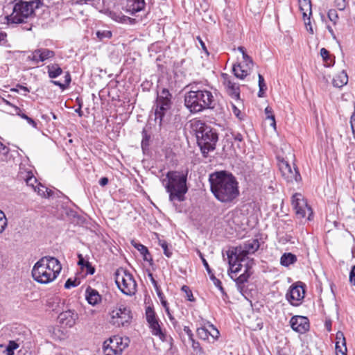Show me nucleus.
Returning a JSON list of instances; mask_svg holds the SVG:
<instances>
[{
    "mask_svg": "<svg viewBox=\"0 0 355 355\" xmlns=\"http://www.w3.org/2000/svg\"><path fill=\"white\" fill-rule=\"evenodd\" d=\"M209 180L211 191L218 201L230 203L239 196V183L232 174L224 171L215 172Z\"/></svg>",
    "mask_w": 355,
    "mask_h": 355,
    "instance_id": "obj_1",
    "label": "nucleus"
},
{
    "mask_svg": "<svg viewBox=\"0 0 355 355\" xmlns=\"http://www.w3.org/2000/svg\"><path fill=\"white\" fill-rule=\"evenodd\" d=\"M216 99L210 90L191 85V89L184 95V105L191 113H198L215 107Z\"/></svg>",
    "mask_w": 355,
    "mask_h": 355,
    "instance_id": "obj_2",
    "label": "nucleus"
},
{
    "mask_svg": "<svg viewBox=\"0 0 355 355\" xmlns=\"http://www.w3.org/2000/svg\"><path fill=\"white\" fill-rule=\"evenodd\" d=\"M161 181L166 192L169 194L170 202L184 200V196L188 191L187 172L170 171Z\"/></svg>",
    "mask_w": 355,
    "mask_h": 355,
    "instance_id": "obj_3",
    "label": "nucleus"
},
{
    "mask_svg": "<svg viewBox=\"0 0 355 355\" xmlns=\"http://www.w3.org/2000/svg\"><path fill=\"white\" fill-rule=\"evenodd\" d=\"M61 270L62 266L58 259L46 256L35 263L32 269V276L38 283L49 284L57 278Z\"/></svg>",
    "mask_w": 355,
    "mask_h": 355,
    "instance_id": "obj_4",
    "label": "nucleus"
},
{
    "mask_svg": "<svg viewBox=\"0 0 355 355\" xmlns=\"http://www.w3.org/2000/svg\"><path fill=\"white\" fill-rule=\"evenodd\" d=\"M41 4L40 1H23L21 0L15 3L12 12L8 17V21L13 24L26 22V20L33 17L35 8Z\"/></svg>",
    "mask_w": 355,
    "mask_h": 355,
    "instance_id": "obj_5",
    "label": "nucleus"
},
{
    "mask_svg": "<svg viewBox=\"0 0 355 355\" xmlns=\"http://www.w3.org/2000/svg\"><path fill=\"white\" fill-rule=\"evenodd\" d=\"M197 143L205 157H207L209 151L216 148L218 141V135L213 129L205 123H200L196 132Z\"/></svg>",
    "mask_w": 355,
    "mask_h": 355,
    "instance_id": "obj_6",
    "label": "nucleus"
},
{
    "mask_svg": "<svg viewBox=\"0 0 355 355\" xmlns=\"http://www.w3.org/2000/svg\"><path fill=\"white\" fill-rule=\"evenodd\" d=\"M171 94L168 89H163L157 96L155 108V120L158 123L159 126L161 127L168 121L171 114Z\"/></svg>",
    "mask_w": 355,
    "mask_h": 355,
    "instance_id": "obj_7",
    "label": "nucleus"
},
{
    "mask_svg": "<svg viewBox=\"0 0 355 355\" xmlns=\"http://www.w3.org/2000/svg\"><path fill=\"white\" fill-rule=\"evenodd\" d=\"M116 284L126 295H132L137 291V283L132 275L126 270L119 268L114 272Z\"/></svg>",
    "mask_w": 355,
    "mask_h": 355,
    "instance_id": "obj_8",
    "label": "nucleus"
},
{
    "mask_svg": "<svg viewBox=\"0 0 355 355\" xmlns=\"http://www.w3.org/2000/svg\"><path fill=\"white\" fill-rule=\"evenodd\" d=\"M128 346V338L113 336L103 343V355H121L123 351Z\"/></svg>",
    "mask_w": 355,
    "mask_h": 355,
    "instance_id": "obj_9",
    "label": "nucleus"
},
{
    "mask_svg": "<svg viewBox=\"0 0 355 355\" xmlns=\"http://www.w3.org/2000/svg\"><path fill=\"white\" fill-rule=\"evenodd\" d=\"M278 166L283 178L288 183H299L302 177L297 167L291 166L288 161L278 158Z\"/></svg>",
    "mask_w": 355,
    "mask_h": 355,
    "instance_id": "obj_10",
    "label": "nucleus"
},
{
    "mask_svg": "<svg viewBox=\"0 0 355 355\" xmlns=\"http://www.w3.org/2000/svg\"><path fill=\"white\" fill-rule=\"evenodd\" d=\"M291 203L295 211V214L299 218H303L308 214L307 219L311 220V216L313 214L311 208L308 205L303 196L300 193H296L292 196Z\"/></svg>",
    "mask_w": 355,
    "mask_h": 355,
    "instance_id": "obj_11",
    "label": "nucleus"
},
{
    "mask_svg": "<svg viewBox=\"0 0 355 355\" xmlns=\"http://www.w3.org/2000/svg\"><path fill=\"white\" fill-rule=\"evenodd\" d=\"M111 323L116 327H123L130 324L131 312L127 307L121 306L114 309L111 313Z\"/></svg>",
    "mask_w": 355,
    "mask_h": 355,
    "instance_id": "obj_12",
    "label": "nucleus"
},
{
    "mask_svg": "<svg viewBox=\"0 0 355 355\" xmlns=\"http://www.w3.org/2000/svg\"><path fill=\"white\" fill-rule=\"evenodd\" d=\"M27 53L28 55H27L26 60L31 61L35 64H37L39 62H43L50 58H53L55 55L53 51L46 48L37 49Z\"/></svg>",
    "mask_w": 355,
    "mask_h": 355,
    "instance_id": "obj_13",
    "label": "nucleus"
},
{
    "mask_svg": "<svg viewBox=\"0 0 355 355\" xmlns=\"http://www.w3.org/2000/svg\"><path fill=\"white\" fill-rule=\"evenodd\" d=\"M260 244L259 241L257 239H250L245 241L242 245H240L238 247H236V252L239 254L241 259L244 260L248 258V256L250 254H254L256 251L259 248Z\"/></svg>",
    "mask_w": 355,
    "mask_h": 355,
    "instance_id": "obj_14",
    "label": "nucleus"
},
{
    "mask_svg": "<svg viewBox=\"0 0 355 355\" xmlns=\"http://www.w3.org/2000/svg\"><path fill=\"white\" fill-rule=\"evenodd\" d=\"M197 335L202 340L213 343L218 338L220 333L212 324L208 322L207 326H203L197 329Z\"/></svg>",
    "mask_w": 355,
    "mask_h": 355,
    "instance_id": "obj_15",
    "label": "nucleus"
},
{
    "mask_svg": "<svg viewBox=\"0 0 355 355\" xmlns=\"http://www.w3.org/2000/svg\"><path fill=\"white\" fill-rule=\"evenodd\" d=\"M304 295L305 291L302 284L300 285L293 284L286 293V297L292 305L297 306L304 299Z\"/></svg>",
    "mask_w": 355,
    "mask_h": 355,
    "instance_id": "obj_16",
    "label": "nucleus"
},
{
    "mask_svg": "<svg viewBox=\"0 0 355 355\" xmlns=\"http://www.w3.org/2000/svg\"><path fill=\"white\" fill-rule=\"evenodd\" d=\"M221 78L223 80V84L225 87L226 92L227 94L236 101H240V89L239 86L232 82L230 79V77L227 73H222Z\"/></svg>",
    "mask_w": 355,
    "mask_h": 355,
    "instance_id": "obj_17",
    "label": "nucleus"
},
{
    "mask_svg": "<svg viewBox=\"0 0 355 355\" xmlns=\"http://www.w3.org/2000/svg\"><path fill=\"white\" fill-rule=\"evenodd\" d=\"M78 319V314L73 310H67L60 313L58 320L63 327H72Z\"/></svg>",
    "mask_w": 355,
    "mask_h": 355,
    "instance_id": "obj_18",
    "label": "nucleus"
},
{
    "mask_svg": "<svg viewBox=\"0 0 355 355\" xmlns=\"http://www.w3.org/2000/svg\"><path fill=\"white\" fill-rule=\"evenodd\" d=\"M291 328L300 334L306 332L309 328V320L307 318L300 315H295L290 320Z\"/></svg>",
    "mask_w": 355,
    "mask_h": 355,
    "instance_id": "obj_19",
    "label": "nucleus"
},
{
    "mask_svg": "<svg viewBox=\"0 0 355 355\" xmlns=\"http://www.w3.org/2000/svg\"><path fill=\"white\" fill-rule=\"evenodd\" d=\"M254 264V260L251 259L249 263L247 264L246 269L245 272L241 274L238 277L233 279L236 284L237 290L243 294L244 284L248 282V279L252 275V272L250 271V268Z\"/></svg>",
    "mask_w": 355,
    "mask_h": 355,
    "instance_id": "obj_20",
    "label": "nucleus"
},
{
    "mask_svg": "<svg viewBox=\"0 0 355 355\" xmlns=\"http://www.w3.org/2000/svg\"><path fill=\"white\" fill-rule=\"evenodd\" d=\"M85 298L87 302L92 306L98 304L101 301V295L96 289L92 288L90 286H88L86 288Z\"/></svg>",
    "mask_w": 355,
    "mask_h": 355,
    "instance_id": "obj_21",
    "label": "nucleus"
},
{
    "mask_svg": "<svg viewBox=\"0 0 355 355\" xmlns=\"http://www.w3.org/2000/svg\"><path fill=\"white\" fill-rule=\"evenodd\" d=\"M336 355H346L347 347L344 334L342 331H338L336 333Z\"/></svg>",
    "mask_w": 355,
    "mask_h": 355,
    "instance_id": "obj_22",
    "label": "nucleus"
},
{
    "mask_svg": "<svg viewBox=\"0 0 355 355\" xmlns=\"http://www.w3.org/2000/svg\"><path fill=\"white\" fill-rule=\"evenodd\" d=\"M250 69L241 63L234 64L232 69L234 76L240 79L245 78L250 73Z\"/></svg>",
    "mask_w": 355,
    "mask_h": 355,
    "instance_id": "obj_23",
    "label": "nucleus"
},
{
    "mask_svg": "<svg viewBox=\"0 0 355 355\" xmlns=\"http://www.w3.org/2000/svg\"><path fill=\"white\" fill-rule=\"evenodd\" d=\"M348 83V76L345 71H342L333 78V85L336 87H342Z\"/></svg>",
    "mask_w": 355,
    "mask_h": 355,
    "instance_id": "obj_24",
    "label": "nucleus"
},
{
    "mask_svg": "<svg viewBox=\"0 0 355 355\" xmlns=\"http://www.w3.org/2000/svg\"><path fill=\"white\" fill-rule=\"evenodd\" d=\"M145 4L144 0H128L127 6L128 7V10L133 14L143 10Z\"/></svg>",
    "mask_w": 355,
    "mask_h": 355,
    "instance_id": "obj_25",
    "label": "nucleus"
},
{
    "mask_svg": "<svg viewBox=\"0 0 355 355\" xmlns=\"http://www.w3.org/2000/svg\"><path fill=\"white\" fill-rule=\"evenodd\" d=\"M299 8L302 13L303 18L312 15L311 0H298Z\"/></svg>",
    "mask_w": 355,
    "mask_h": 355,
    "instance_id": "obj_26",
    "label": "nucleus"
},
{
    "mask_svg": "<svg viewBox=\"0 0 355 355\" xmlns=\"http://www.w3.org/2000/svg\"><path fill=\"white\" fill-rule=\"evenodd\" d=\"M296 261L297 257L291 252L284 253L280 259L281 265L285 267H288L290 265L295 263Z\"/></svg>",
    "mask_w": 355,
    "mask_h": 355,
    "instance_id": "obj_27",
    "label": "nucleus"
},
{
    "mask_svg": "<svg viewBox=\"0 0 355 355\" xmlns=\"http://www.w3.org/2000/svg\"><path fill=\"white\" fill-rule=\"evenodd\" d=\"M236 248L232 249V250H228L227 252L228 263L230 267L236 266V263L244 261L243 259H241L239 254L235 253Z\"/></svg>",
    "mask_w": 355,
    "mask_h": 355,
    "instance_id": "obj_28",
    "label": "nucleus"
},
{
    "mask_svg": "<svg viewBox=\"0 0 355 355\" xmlns=\"http://www.w3.org/2000/svg\"><path fill=\"white\" fill-rule=\"evenodd\" d=\"M47 70L51 78H55L62 73V69L55 63L48 65Z\"/></svg>",
    "mask_w": 355,
    "mask_h": 355,
    "instance_id": "obj_29",
    "label": "nucleus"
},
{
    "mask_svg": "<svg viewBox=\"0 0 355 355\" xmlns=\"http://www.w3.org/2000/svg\"><path fill=\"white\" fill-rule=\"evenodd\" d=\"M238 51L241 53L243 62L242 64L245 65L248 69H252L253 66V61L252 58L246 53L245 49L243 46H239Z\"/></svg>",
    "mask_w": 355,
    "mask_h": 355,
    "instance_id": "obj_30",
    "label": "nucleus"
},
{
    "mask_svg": "<svg viewBox=\"0 0 355 355\" xmlns=\"http://www.w3.org/2000/svg\"><path fill=\"white\" fill-rule=\"evenodd\" d=\"M35 192H37L39 196L44 198H50L53 193L51 190L47 189L40 183L36 185Z\"/></svg>",
    "mask_w": 355,
    "mask_h": 355,
    "instance_id": "obj_31",
    "label": "nucleus"
},
{
    "mask_svg": "<svg viewBox=\"0 0 355 355\" xmlns=\"http://www.w3.org/2000/svg\"><path fill=\"white\" fill-rule=\"evenodd\" d=\"M148 324L150 328L151 329L152 334L155 336H159L161 339H162L164 338V334L162 331L158 320H155Z\"/></svg>",
    "mask_w": 355,
    "mask_h": 355,
    "instance_id": "obj_32",
    "label": "nucleus"
},
{
    "mask_svg": "<svg viewBox=\"0 0 355 355\" xmlns=\"http://www.w3.org/2000/svg\"><path fill=\"white\" fill-rule=\"evenodd\" d=\"M159 245L162 247L164 251V254L168 257H171L173 254L171 246H169L168 243L163 239H159L158 240Z\"/></svg>",
    "mask_w": 355,
    "mask_h": 355,
    "instance_id": "obj_33",
    "label": "nucleus"
},
{
    "mask_svg": "<svg viewBox=\"0 0 355 355\" xmlns=\"http://www.w3.org/2000/svg\"><path fill=\"white\" fill-rule=\"evenodd\" d=\"M15 110H16L17 114L18 116L25 119L27 121V123L30 124L31 126L37 128V123L33 119L27 116L26 114L22 113L19 107H15Z\"/></svg>",
    "mask_w": 355,
    "mask_h": 355,
    "instance_id": "obj_34",
    "label": "nucleus"
},
{
    "mask_svg": "<svg viewBox=\"0 0 355 355\" xmlns=\"http://www.w3.org/2000/svg\"><path fill=\"white\" fill-rule=\"evenodd\" d=\"M24 180L26 182V184L28 187L33 188L34 191H36V185L38 184L37 179L31 173H28Z\"/></svg>",
    "mask_w": 355,
    "mask_h": 355,
    "instance_id": "obj_35",
    "label": "nucleus"
},
{
    "mask_svg": "<svg viewBox=\"0 0 355 355\" xmlns=\"http://www.w3.org/2000/svg\"><path fill=\"white\" fill-rule=\"evenodd\" d=\"M258 78H259V90L258 92V96L259 97H263L264 92L267 89L266 85L264 82V78L262 75L260 73L258 74Z\"/></svg>",
    "mask_w": 355,
    "mask_h": 355,
    "instance_id": "obj_36",
    "label": "nucleus"
},
{
    "mask_svg": "<svg viewBox=\"0 0 355 355\" xmlns=\"http://www.w3.org/2000/svg\"><path fill=\"white\" fill-rule=\"evenodd\" d=\"M19 347V345L14 340L9 341L4 353L6 355H14V351Z\"/></svg>",
    "mask_w": 355,
    "mask_h": 355,
    "instance_id": "obj_37",
    "label": "nucleus"
},
{
    "mask_svg": "<svg viewBox=\"0 0 355 355\" xmlns=\"http://www.w3.org/2000/svg\"><path fill=\"white\" fill-rule=\"evenodd\" d=\"M64 78V83H62L58 80H52V83L55 85L60 87L62 89H64L68 87V85L71 83V76L68 72L66 73Z\"/></svg>",
    "mask_w": 355,
    "mask_h": 355,
    "instance_id": "obj_38",
    "label": "nucleus"
},
{
    "mask_svg": "<svg viewBox=\"0 0 355 355\" xmlns=\"http://www.w3.org/2000/svg\"><path fill=\"white\" fill-rule=\"evenodd\" d=\"M265 114L266 116V119H270L271 121L270 125L275 128L276 122L275 119V115L272 114V110L270 107L268 106L265 109Z\"/></svg>",
    "mask_w": 355,
    "mask_h": 355,
    "instance_id": "obj_39",
    "label": "nucleus"
},
{
    "mask_svg": "<svg viewBox=\"0 0 355 355\" xmlns=\"http://www.w3.org/2000/svg\"><path fill=\"white\" fill-rule=\"evenodd\" d=\"M8 225L7 218L3 211L0 210V234H2Z\"/></svg>",
    "mask_w": 355,
    "mask_h": 355,
    "instance_id": "obj_40",
    "label": "nucleus"
},
{
    "mask_svg": "<svg viewBox=\"0 0 355 355\" xmlns=\"http://www.w3.org/2000/svg\"><path fill=\"white\" fill-rule=\"evenodd\" d=\"M78 265L81 266H86L88 268V272L90 274H94V268L91 266V264L88 261H85L84 258L81 254L78 255Z\"/></svg>",
    "mask_w": 355,
    "mask_h": 355,
    "instance_id": "obj_41",
    "label": "nucleus"
},
{
    "mask_svg": "<svg viewBox=\"0 0 355 355\" xmlns=\"http://www.w3.org/2000/svg\"><path fill=\"white\" fill-rule=\"evenodd\" d=\"M79 284L80 281L78 279L75 278L73 279L71 278H69L66 281L64 284V288L67 289H70L71 288L76 287Z\"/></svg>",
    "mask_w": 355,
    "mask_h": 355,
    "instance_id": "obj_42",
    "label": "nucleus"
},
{
    "mask_svg": "<svg viewBox=\"0 0 355 355\" xmlns=\"http://www.w3.org/2000/svg\"><path fill=\"white\" fill-rule=\"evenodd\" d=\"M146 320H147V322L148 323H150V322H153L155 320H157L156 317H155V312L150 307H148L146 309Z\"/></svg>",
    "mask_w": 355,
    "mask_h": 355,
    "instance_id": "obj_43",
    "label": "nucleus"
},
{
    "mask_svg": "<svg viewBox=\"0 0 355 355\" xmlns=\"http://www.w3.org/2000/svg\"><path fill=\"white\" fill-rule=\"evenodd\" d=\"M131 243L141 253V254H147L148 248L145 245L139 243L135 241H132Z\"/></svg>",
    "mask_w": 355,
    "mask_h": 355,
    "instance_id": "obj_44",
    "label": "nucleus"
},
{
    "mask_svg": "<svg viewBox=\"0 0 355 355\" xmlns=\"http://www.w3.org/2000/svg\"><path fill=\"white\" fill-rule=\"evenodd\" d=\"M327 16L329 20L331 21L334 24H336L338 19V15L337 11L334 9H331L329 10Z\"/></svg>",
    "mask_w": 355,
    "mask_h": 355,
    "instance_id": "obj_45",
    "label": "nucleus"
},
{
    "mask_svg": "<svg viewBox=\"0 0 355 355\" xmlns=\"http://www.w3.org/2000/svg\"><path fill=\"white\" fill-rule=\"evenodd\" d=\"M96 35L99 40H102L105 38H110L112 37V32L107 30L99 31H97Z\"/></svg>",
    "mask_w": 355,
    "mask_h": 355,
    "instance_id": "obj_46",
    "label": "nucleus"
},
{
    "mask_svg": "<svg viewBox=\"0 0 355 355\" xmlns=\"http://www.w3.org/2000/svg\"><path fill=\"white\" fill-rule=\"evenodd\" d=\"M242 265L240 263H236V266L230 267L229 269V275L232 279H234V277L232 274L238 273L241 269Z\"/></svg>",
    "mask_w": 355,
    "mask_h": 355,
    "instance_id": "obj_47",
    "label": "nucleus"
},
{
    "mask_svg": "<svg viewBox=\"0 0 355 355\" xmlns=\"http://www.w3.org/2000/svg\"><path fill=\"white\" fill-rule=\"evenodd\" d=\"M182 291L184 293H185L186 297H187V300H189L190 302H193L194 301L193 293H192L191 291L189 289V288L187 286H183L182 287Z\"/></svg>",
    "mask_w": 355,
    "mask_h": 355,
    "instance_id": "obj_48",
    "label": "nucleus"
},
{
    "mask_svg": "<svg viewBox=\"0 0 355 355\" xmlns=\"http://www.w3.org/2000/svg\"><path fill=\"white\" fill-rule=\"evenodd\" d=\"M190 340L192 343L191 346L194 351H196V352H198V353H203V349L200 347V343L196 341L193 339V338H192V340Z\"/></svg>",
    "mask_w": 355,
    "mask_h": 355,
    "instance_id": "obj_49",
    "label": "nucleus"
},
{
    "mask_svg": "<svg viewBox=\"0 0 355 355\" xmlns=\"http://www.w3.org/2000/svg\"><path fill=\"white\" fill-rule=\"evenodd\" d=\"M0 45L9 46L7 40V34L2 31L0 32Z\"/></svg>",
    "mask_w": 355,
    "mask_h": 355,
    "instance_id": "obj_50",
    "label": "nucleus"
},
{
    "mask_svg": "<svg viewBox=\"0 0 355 355\" xmlns=\"http://www.w3.org/2000/svg\"><path fill=\"white\" fill-rule=\"evenodd\" d=\"M320 55H321L323 60L325 62L328 63L329 60H330L329 51L326 49L322 48L320 49Z\"/></svg>",
    "mask_w": 355,
    "mask_h": 355,
    "instance_id": "obj_51",
    "label": "nucleus"
},
{
    "mask_svg": "<svg viewBox=\"0 0 355 355\" xmlns=\"http://www.w3.org/2000/svg\"><path fill=\"white\" fill-rule=\"evenodd\" d=\"M304 24H305L306 30L310 33L313 34V31L312 26L311 24L310 16L308 15L306 17L304 18Z\"/></svg>",
    "mask_w": 355,
    "mask_h": 355,
    "instance_id": "obj_52",
    "label": "nucleus"
},
{
    "mask_svg": "<svg viewBox=\"0 0 355 355\" xmlns=\"http://www.w3.org/2000/svg\"><path fill=\"white\" fill-rule=\"evenodd\" d=\"M349 281L352 285L355 286V265L352 267L349 272Z\"/></svg>",
    "mask_w": 355,
    "mask_h": 355,
    "instance_id": "obj_53",
    "label": "nucleus"
},
{
    "mask_svg": "<svg viewBox=\"0 0 355 355\" xmlns=\"http://www.w3.org/2000/svg\"><path fill=\"white\" fill-rule=\"evenodd\" d=\"M100 0H76L78 3H86L92 6H96L99 3Z\"/></svg>",
    "mask_w": 355,
    "mask_h": 355,
    "instance_id": "obj_54",
    "label": "nucleus"
},
{
    "mask_svg": "<svg viewBox=\"0 0 355 355\" xmlns=\"http://www.w3.org/2000/svg\"><path fill=\"white\" fill-rule=\"evenodd\" d=\"M354 111L351 116L350 123H351V128H352V132L354 134V136L355 137V103L354 104Z\"/></svg>",
    "mask_w": 355,
    "mask_h": 355,
    "instance_id": "obj_55",
    "label": "nucleus"
},
{
    "mask_svg": "<svg viewBox=\"0 0 355 355\" xmlns=\"http://www.w3.org/2000/svg\"><path fill=\"white\" fill-rule=\"evenodd\" d=\"M336 6L340 10H343L345 8V0H336Z\"/></svg>",
    "mask_w": 355,
    "mask_h": 355,
    "instance_id": "obj_56",
    "label": "nucleus"
},
{
    "mask_svg": "<svg viewBox=\"0 0 355 355\" xmlns=\"http://www.w3.org/2000/svg\"><path fill=\"white\" fill-rule=\"evenodd\" d=\"M157 295L161 301L162 305L164 307H166V306L168 305V303H167L166 300H165L163 293L160 291H157Z\"/></svg>",
    "mask_w": 355,
    "mask_h": 355,
    "instance_id": "obj_57",
    "label": "nucleus"
},
{
    "mask_svg": "<svg viewBox=\"0 0 355 355\" xmlns=\"http://www.w3.org/2000/svg\"><path fill=\"white\" fill-rule=\"evenodd\" d=\"M234 141H237L239 143H241L243 140V136L240 133H236L233 135ZM238 147L241 148L240 144H238Z\"/></svg>",
    "mask_w": 355,
    "mask_h": 355,
    "instance_id": "obj_58",
    "label": "nucleus"
},
{
    "mask_svg": "<svg viewBox=\"0 0 355 355\" xmlns=\"http://www.w3.org/2000/svg\"><path fill=\"white\" fill-rule=\"evenodd\" d=\"M212 280L214 282V285L217 288H218L219 290L223 293H224V290H223V288L222 286L221 282L219 279H218L217 278H216V277L212 278Z\"/></svg>",
    "mask_w": 355,
    "mask_h": 355,
    "instance_id": "obj_59",
    "label": "nucleus"
},
{
    "mask_svg": "<svg viewBox=\"0 0 355 355\" xmlns=\"http://www.w3.org/2000/svg\"><path fill=\"white\" fill-rule=\"evenodd\" d=\"M200 257H201L203 266L206 268L207 272H208L209 275H210L211 273V270L207 260L202 255H200Z\"/></svg>",
    "mask_w": 355,
    "mask_h": 355,
    "instance_id": "obj_60",
    "label": "nucleus"
},
{
    "mask_svg": "<svg viewBox=\"0 0 355 355\" xmlns=\"http://www.w3.org/2000/svg\"><path fill=\"white\" fill-rule=\"evenodd\" d=\"M184 333L188 336L189 340H192L193 338V334L190 328L187 326H184L183 329Z\"/></svg>",
    "mask_w": 355,
    "mask_h": 355,
    "instance_id": "obj_61",
    "label": "nucleus"
},
{
    "mask_svg": "<svg viewBox=\"0 0 355 355\" xmlns=\"http://www.w3.org/2000/svg\"><path fill=\"white\" fill-rule=\"evenodd\" d=\"M148 277H149V278H150V279L151 283L153 284V286L155 287V290H156L157 291H159V286H158L157 282V281L154 279L153 274L150 272V273L148 274Z\"/></svg>",
    "mask_w": 355,
    "mask_h": 355,
    "instance_id": "obj_62",
    "label": "nucleus"
},
{
    "mask_svg": "<svg viewBox=\"0 0 355 355\" xmlns=\"http://www.w3.org/2000/svg\"><path fill=\"white\" fill-rule=\"evenodd\" d=\"M8 148H7L0 141V153L3 155H6L8 153Z\"/></svg>",
    "mask_w": 355,
    "mask_h": 355,
    "instance_id": "obj_63",
    "label": "nucleus"
},
{
    "mask_svg": "<svg viewBox=\"0 0 355 355\" xmlns=\"http://www.w3.org/2000/svg\"><path fill=\"white\" fill-rule=\"evenodd\" d=\"M232 112L234 114V115L238 117V118H240L241 119V111L236 107V106L234 104L232 105Z\"/></svg>",
    "mask_w": 355,
    "mask_h": 355,
    "instance_id": "obj_64",
    "label": "nucleus"
}]
</instances>
